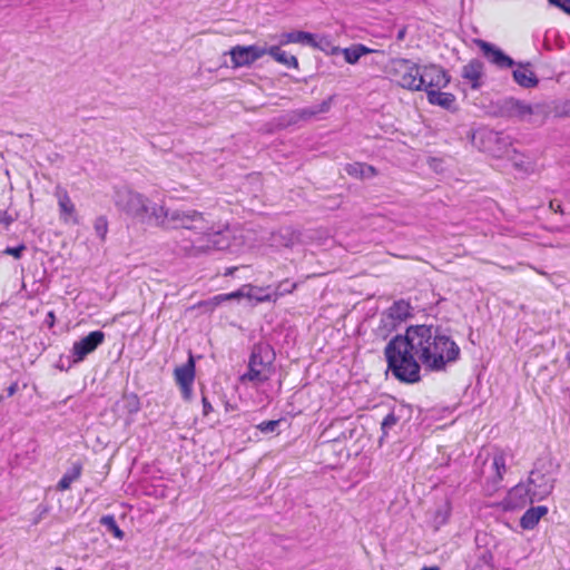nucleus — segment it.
Segmentation results:
<instances>
[{"label": "nucleus", "mask_w": 570, "mask_h": 570, "mask_svg": "<svg viewBox=\"0 0 570 570\" xmlns=\"http://www.w3.org/2000/svg\"><path fill=\"white\" fill-rule=\"evenodd\" d=\"M387 371L405 384L421 381V370L444 371L460 358L461 350L449 328L439 324L409 325L403 334L393 336L384 347Z\"/></svg>", "instance_id": "nucleus-1"}, {"label": "nucleus", "mask_w": 570, "mask_h": 570, "mask_svg": "<svg viewBox=\"0 0 570 570\" xmlns=\"http://www.w3.org/2000/svg\"><path fill=\"white\" fill-rule=\"evenodd\" d=\"M558 465L551 459L540 458L530 471L528 483L532 489V499L542 501L553 491Z\"/></svg>", "instance_id": "nucleus-2"}, {"label": "nucleus", "mask_w": 570, "mask_h": 570, "mask_svg": "<svg viewBox=\"0 0 570 570\" xmlns=\"http://www.w3.org/2000/svg\"><path fill=\"white\" fill-rule=\"evenodd\" d=\"M275 358V351L269 343L258 342L254 344L248 361V371L244 374L243 380L266 382L273 372Z\"/></svg>", "instance_id": "nucleus-3"}, {"label": "nucleus", "mask_w": 570, "mask_h": 570, "mask_svg": "<svg viewBox=\"0 0 570 570\" xmlns=\"http://www.w3.org/2000/svg\"><path fill=\"white\" fill-rule=\"evenodd\" d=\"M389 73L402 87L419 91L420 66L405 58H393L390 61Z\"/></svg>", "instance_id": "nucleus-4"}, {"label": "nucleus", "mask_w": 570, "mask_h": 570, "mask_svg": "<svg viewBox=\"0 0 570 570\" xmlns=\"http://www.w3.org/2000/svg\"><path fill=\"white\" fill-rule=\"evenodd\" d=\"M149 202L150 199L142 194L124 190L117 193L115 203L120 212L141 223V219L147 217L146 213Z\"/></svg>", "instance_id": "nucleus-5"}, {"label": "nucleus", "mask_w": 570, "mask_h": 570, "mask_svg": "<svg viewBox=\"0 0 570 570\" xmlns=\"http://www.w3.org/2000/svg\"><path fill=\"white\" fill-rule=\"evenodd\" d=\"M543 105H529L513 97L499 100L495 105V115L502 118L524 119L527 116L544 114Z\"/></svg>", "instance_id": "nucleus-6"}, {"label": "nucleus", "mask_w": 570, "mask_h": 570, "mask_svg": "<svg viewBox=\"0 0 570 570\" xmlns=\"http://www.w3.org/2000/svg\"><path fill=\"white\" fill-rule=\"evenodd\" d=\"M170 229L185 228L203 235L212 229L204 214L195 209H174Z\"/></svg>", "instance_id": "nucleus-7"}, {"label": "nucleus", "mask_w": 570, "mask_h": 570, "mask_svg": "<svg viewBox=\"0 0 570 570\" xmlns=\"http://www.w3.org/2000/svg\"><path fill=\"white\" fill-rule=\"evenodd\" d=\"M451 77L446 70L436 65H428L420 67L419 91L430 90L434 87L438 89L445 88Z\"/></svg>", "instance_id": "nucleus-8"}, {"label": "nucleus", "mask_w": 570, "mask_h": 570, "mask_svg": "<svg viewBox=\"0 0 570 570\" xmlns=\"http://www.w3.org/2000/svg\"><path fill=\"white\" fill-rule=\"evenodd\" d=\"M411 305L404 299L394 302L381 317V323L387 332L395 331L397 326L412 316Z\"/></svg>", "instance_id": "nucleus-9"}, {"label": "nucleus", "mask_w": 570, "mask_h": 570, "mask_svg": "<svg viewBox=\"0 0 570 570\" xmlns=\"http://www.w3.org/2000/svg\"><path fill=\"white\" fill-rule=\"evenodd\" d=\"M105 341V333L100 330L92 331L81 340L73 343L71 355L72 362H82L87 355L92 353Z\"/></svg>", "instance_id": "nucleus-10"}, {"label": "nucleus", "mask_w": 570, "mask_h": 570, "mask_svg": "<svg viewBox=\"0 0 570 570\" xmlns=\"http://www.w3.org/2000/svg\"><path fill=\"white\" fill-rule=\"evenodd\" d=\"M234 68L248 67L266 55V48L252 46H235L229 50Z\"/></svg>", "instance_id": "nucleus-11"}, {"label": "nucleus", "mask_w": 570, "mask_h": 570, "mask_svg": "<svg viewBox=\"0 0 570 570\" xmlns=\"http://www.w3.org/2000/svg\"><path fill=\"white\" fill-rule=\"evenodd\" d=\"M171 215H174V209L167 208L163 205L149 202L147 206V213L145 218L141 219L142 224H153L157 227H161L164 229H170L171 226Z\"/></svg>", "instance_id": "nucleus-12"}, {"label": "nucleus", "mask_w": 570, "mask_h": 570, "mask_svg": "<svg viewBox=\"0 0 570 570\" xmlns=\"http://www.w3.org/2000/svg\"><path fill=\"white\" fill-rule=\"evenodd\" d=\"M534 501H537V499H532V489L529 483H519L508 492L505 504L508 509L517 510Z\"/></svg>", "instance_id": "nucleus-13"}, {"label": "nucleus", "mask_w": 570, "mask_h": 570, "mask_svg": "<svg viewBox=\"0 0 570 570\" xmlns=\"http://www.w3.org/2000/svg\"><path fill=\"white\" fill-rule=\"evenodd\" d=\"M479 48L481 49L483 56L497 67L504 69L511 68L517 65V62L505 55L500 48L484 40L478 41Z\"/></svg>", "instance_id": "nucleus-14"}, {"label": "nucleus", "mask_w": 570, "mask_h": 570, "mask_svg": "<svg viewBox=\"0 0 570 570\" xmlns=\"http://www.w3.org/2000/svg\"><path fill=\"white\" fill-rule=\"evenodd\" d=\"M412 416L411 405L401 403L394 406L391 412L383 419L381 423L382 436L381 441L387 435L389 430L395 426L400 421H410Z\"/></svg>", "instance_id": "nucleus-15"}, {"label": "nucleus", "mask_w": 570, "mask_h": 570, "mask_svg": "<svg viewBox=\"0 0 570 570\" xmlns=\"http://www.w3.org/2000/svg\"><path fill=\"white\" fill-rule=\"evenodd\" d=\"M484 65L480 59H472L462 68L461 77L471 83L472 89H479L482 86Z\"/></svg>", "instance_id": "nucleus-16"}, {"label": "nucleus", "mask_w": 570, "mask_h": 570, "mask_svg": "<svg viewBox=\"0 0 570 570\" xmlns=\"http://www.w3.org/2000/svg\"><path fill=\"white\" fill-rule=\"evenodd\" d=\"M517 65L519 68L513 70V72H512L513 80L520 87L525 88V89L537 87L539 83V79L535 76V73L532 70H530L531 63L530 62H527V63L519 62Z\"/></svg>", "instance_id": "nucleus-17"}, {"label": "nucleus", "mask_w": 570, "mask_h": 570, "mask_svg": "<svg viewBox=\"0 0 570 570\" xmlns=\"http://www.w3.org/2000/svg\"><path fill=\"white\" fill-rule=\"evenodd\" d=\"M56 196L58 198V205L60 209V217L65 222H68L69 218L72 219L75 224H78V218L76 216V208L73 203L71 202L66 189L61 187L56 188Z\"/></svg>", "instance_id": "nucleus-18"}, {"label": "nucleus", "mask_w": 570, "mask_h": 570, "mask_svg": "<svg viewBox=\"0 0 570 570\" xmlns=\"http://www.w3.org/2000/svg\"><path fill=\"white\" fill-rule=\"evenodd\" d=\"M426 96L431 105L440 106L450 111L456 110L455 96L451 92H443L440 89H430L426 90Z\"/></svg>", "instance_id": "nucleus-19"}, {"label": "nucleus", "mask_w": 570, "mask_h": 570, "mask_svg": "<svg viewBox=\"0 0 570 570\" xmlns=\"http://www.w3.org/2000/svg\"><path fill=\"white\" fill-rule=\"evenodd\" d=\"M492 468L494 469V475L487 481V490L489 492H495L499 489L501 481L503 480V474L507 471L505 468V458L503 453H497L493 456Z\"/></svg>", "instance_id": "nucleus-20"}, {"label": "nucleus", "mask_w": 570, "mask_h": 570, "mask_svg": "<svg viewBox=\"0 0 570 570\" xmlns=\"http://www.w3.org/2000/svg\"><path fill=\"white\" fill-rule=\"evenodd\" d=\"M174 376L178 385H193L195 381V360L191 354L185 364L175 368Z\"/></svg>", "instance_id": "nucleus-21"}, {"label": "nucleus", "mask_w": 570, "mask_h": 570, "mask_svg": "<svg viewBox=\"0 0 570 570\" xmlns=\"http://www.w3.org/2000/svg\"><path fill=\"white\" fill-rule=\"evenodd\" d=\"M547 513L548 508L544 505L531 507L521 517L520 527L524 530H532Z\"/></svg>", "instance_id": "nucleus-22"}, {"label": "nucleus", "mask_w": 570, "mask_h": 570, "mask_svg": "<svg viewBox=\"0 0 570 570\" xmlns=\"http://www.w3.org/2000/svg\"><path fill=\"white\" fill-rule=\"evenodd\" d=\"M373 51H374L373 49H371L362 43H356L348 48H341L340 53H343L344 59L347 63L355 65L361 59V57H363L367 53H371Z\"/></svg>", "instance_id": "nucleus-23"}, {"label": "nucleus", "mask_w": 570, "mask_h": 570, "mask_svg": "<svg viewBox=\"0 0 570 570\" xmlns=\"http://www.w3.org/2000/svg\"><path fill=\"white\" fill-rule=\"evenodd\" d=\"M203 235H205L207 237V244H206V248L207 249H216V250H224V249H227L229 248V238L228 236L225 235V233L223 232H212L208 230L207 233H204Z\"/></svg>", "instance_id": "nucleus-24"}, {"label": "nucleus", "mask_w": 570, "mask_h": 570, "mask_svg": "<svg viewBox=\"0 0 570 570\" xmlns=\"http://www.w3.org/2000/svg\"><path fill=\"white\" fill-rule=\"evenodd\" d=\"M311 41H313V33L302 30H294L282 33L279 42L281 45L301 43L303 46H308Z\"/></svg>", "instance_id": "nucleus-25"}, {"label": "nucleus", "mask_w": 570, "mask_h": 570, "mask_svg": "<svg viewBox=\"0 0 570 570\" xmlns=\"http://www.w3.org/2000/svg\"><path fill=\"white\" fill-rule=\"evenodd\" d=\"M308 47H312L314 49H318L326 55H338L341 52V48L338 46H335L330 37L323 36L317 37L313 33V41L308 45Z\"/></svg>", "instance_id": "nucleus-26"}, {"label": "nucleus", "mask_w": 570, "mask_h": 570, "mask_svg": "<svg viewBox=\"0 0 570 570\" xmlns=\"http://www.w3.org/2000/svg\"><path fill=\"white\" fill-rule=\"evenodd\" d=\"M266 53L273 57L277 62L288 67V68H297L298 60L295 56L288 55L286 51H283L278 46H272L266 49Z\"/></svg>", "instance_id": "nucleus-27"}, {"label": "nucleus", "mask_w": 570, "mask_h": 570, "mask_svg": "<svg viewBox=\"0 0 570 570\" xmlns=\"http://www.w3.org/2000/svg\"><path fill=\"white\" fill-rule=\"evenodd\" d=\"M81 463H73L72 466L62 475V478L58 482L57 489L60 491L68 490L71 483L79 479V476L81 475Z\"/></svg>", "instance_id": "nucleus-28"}, {"label": "nucleus", "mask_w": 570, "mask_h": 570, "mask_svg": "<svg viewBox=\"0 0 570 570\" xmlns=\"http://www.w3.org/2000/svg\"><path fill=\"white\" fill-rule=\"evenodd\" d=\"M246 297L249 299H255L258 303L262 302H276V298H273V293H268V288L253 286L250 284L246 285Z\"/></svg>", "instance_id": "nucleus-29"}, {"label": "nucleus", "mask_w": 570, "mask_h": 570, "mask_svg": "<svg viewBox=\"0 0 570 570\" xmlns=\"http://www.w3.org/2000/svg\"><path fill=\"white\" fill-rule=\"evenodd\" d=\"M345 171L355 178H363L373 176L375 174V168L373 166L362 164V163H354V164H347L345 167Z\"/></svg>", "instance_id": "nucleus-30"}, {"label": "nucleus", "mask_w": 570, "mask_h": 570, "mask_svg": "<svg viewBox=\"0 0 570 570\" xmlns=\"http://www.w3.org/2000/svg\"><path fill=\"white\" fill-rule=\"evenodd\" d=\"M100 523L106 527L107 531L111 532L115 538L121 540L125 537V532L118 527L114 515H104L100 519Z\"/></svg>", "instance_id": "nucleus-31"}, {"label": "nucleus", "mask_w": 570, "mask_h": 570, "mask_svg": "<svg viewBox=\"0 0 570 570\" xmlns=\"http://www.w3.org/2000/svg\"><path fill=\"white\" fill-rule=\"evenodd\" d=\"M487 139L490 142H495L499 145V147H498L499 153H502L503 149H505L509 145H511V138L509 136L504 135L503 132H499V131H490L487 135Z\"/></svg>", "instance_id": "nucleus-32"}, {"label": "nucleus", "mask_w": 570, "mask_h": 570, "mask_svg": "<svg viewBox=\"0 0 570 570\" xmlns=\"http://www.w3.org/2000/svg\"><path fill=\"white\" fill-rule=\"evenodd\" d=\"M297 287V283L291 282L289 279H284L279 282L276 287L273 295V298H278L279 296H283L285 294L293 293Z\"/></svg>", "instance_id": "nucleus-33"}, {"label": "nucleus", "mask_w": 570, "mask_h": 570, "mask_svg": "<svg viewBox=\"0 0 570 570\" xmlns=\"http://www.w3.org/2000/svg\"><path fill=\"white\" fill-rule=\"evenodd\" d=\"M122 402V406L128 414H135L140 410V401L136 394L124 395Z\"/></svg>", "instance_id": "nucleus-34"}, {"label": "nucleus", "mask_w": 570, "mask_h": 570, "mask_svg": "<svg viewBox=\"0 0 570 570\" xmlns=\"http://www.w3.org/2000/svg\"><path fill=\"white\" fill-rule=\"evenodd\" d=\"M94 228L96 232V235L101 239L105 240L107 232H108V219L106 216H98L95 219Z\"/></svg>", "instance_id": "nucleus-35"}, {"label": "nucleus", "mask_w": 570, "mask_h": 570, "mask_svg": "<svg viewBox=\"0 0 570 570\" xmlns=\"http://www.w3.org/2000/svg\"><path fill=\"white\" fill-rule=\"evenodd\" d=\"M281 423H282V419H279V420H269V421H264V422L257 424L256 428L262 433L269 434V433L275 432Z\"/></svg>", "instance_id": "nucleus-36"}, {"label": "nucleus", "mask_w": 570, "mask_h": 570, "mask_svg": "<svg viewBox=\"0 0 570 570\" xmlns=\"http://www.w3.org/2000/svg\"><path fill=\"white\" fill-rule=\"evenodd\" d=\"M26 245L24 244H20L16 247H7L4 250H3V254L6 255H11L13 256L14 258L19 259L21 258L23 252L26 250Z\"/></svg>", "instance_id": "nucleus-37"}, {"label": "nucleus", "mask_w": 570, "mask_h": 570, "mask_svg": "<svg viewBox=\"0 0 570 570\" xmlns=\"http://www.w3.org/2000/svg\"><path fill=\"white\" fill-rule=\"evenodd\" d=\"M246 285H243L239 289L235 291V292H232L229 294H226L223 297V299H236V298H242V297H246Z\"/></svg>", "instance_id": "nucleus-38"}, {"label": "nucleus", "mask_w": 570, "mask_h": 570, "mask_svg": "<svg viewBox=\"0 0 570 570\" xmlns=\"http://www.w3.org/2000/svg\"><path fill=\"white\" fill-rule=\"evenodd\" d=\"M551 4L558 7L566 13L570 14V0H548Z\"/></svg>", "instance_id": "nucleus-39"}, {"label": "nucleus", "mask_w": 570, "mask_h": 570, "mask_svg": "<svg viewBox=\"0 0 570 570\" xmlns=\"http://www.w3.org/2000/svg\"><path fill=\"white\" fill-rule=\"evenodd\" d=\"M318 115L317 111H316V108L315 106L313 107H308V108H304L302 110H299V117L302 119H309L314 116Z\"/></svg>", "instance_id": "nucleus-40"}, {"label": "nucleus", "mask_w": 570, "mask_h": 570, "mask_svg": "<svg viewBox=\"0 0 570 570\" xmlns=\"http://www.w3.org/2000/svg\"><path fill=\"white\" fill-rule=\"evenodd\" d=\"M332 98L323 100L320 105L315 106L317 114L327 112L331 108Z\"/></svg>", "instance_id": "nucleus-41"}, {"label": "nucleus", "mask_w": 570, "mask_h": 570, "mask_svg": "<svg viewBox=\"0 0 570 570\" xmlns=\"http://www.w3.org/2000/svg\"><path fill=\"white\" fill-rule=\"evenodd\" d=\"M479 559H480L484 564L492 566L493 556H492V553H491L489 550H484V551L481 553V556L479 557Z\"/></svg>", "instance_id": "nucleus-42"}, {"label": "nucleus", "mask_w": 570, "mask_h": 570, "mask_svg": "<svg viewBox=\"0 0 570 570\" xmlns=\"http://www.w3.org/2000/svg\"><path fill=\"white\" fill-rule=\"evenodd\" d=\"M179 386L181 390L183 397L185 400H190L191 393H193V385H179Z\"/></svg>", "instance_id": "nucleus-43"}, {"label": "nucleus", "mask_w": 570, "mask_h": 570, "mask_svg": "<svg viewBox=\"0 0 570 570\" xmlns=\"http://www.w3.org/2000/svg\"><path fill=\"white\" fill-rule=\"evenodd\" d=\"M55 322H56V315H55V312L53 311H50L47 313L46 315V318H45V324L51 328L53 327L55 325Z\"/></svg>", "instance_id": "nucleus-44"}, {"label": "nucleus", "mask_w": 570, "mask_h": 570, "mask_svg": "<svg viewBox=\"0 0 570 570\" xmlns=\"http://www.w3.org/2000/svg\"><path fill=\"white\" fill-rule=\"evenodd\" d=\"M202 402H203V413H204V415H208L213 411V406L209 403V401L207 400V397H205V396H203Z\"/></svg>", "instance_id": "nucleus-45"}, {"label": "nucleus", "mask_w": 570, "mask_h": 570, "mask_svg": "<svg viewBox=\"0 0 570 570\" xmlns=\"http://www.w3.org/2000/svg\"><path fill=\"white\" fill-rule=\"evenodd\" d=\"M18 391V383L13 382L7 387V394L8 396H12Z\"/></svg>", "instance_id": "nucleus-46"}, {"label": "nucleus", "mask_w": 570, "mask_h": 570, "mask_svg": "<svg viewBox=\"0 0 570 570\" xmlns=\"http://www.w3.org/2000/svg\"><path fill=\"white\" fill-rule=\"evenodd\" d=\"M406 35V27H402L396 33V40L402 41Z\"/></svg>", "instance_id": "nucleus-47"}, {"label": "nucleus", "mask_w": 570, "mask_h": 570, "mask_svg": "<svg viewBox=\"0 0 570 570\" xmlns=\"http://www.w3.org/2000/svg\"><path fill=\"white\" fill-rule=\"evenodd\" d=\"M550 207L554 210V212H560V213H563L562 208H561V205L560 204H557L556 207H554V202H551L550 203Z\"/></svg>", "instance_id": "nucleus-48"}, {"label": "nucleus", "mask_w": 570, "mask_h": 570, "mask_svg": "<svg viewBox=\"0 0 570 570\" xmlns=\"http://www.w3.org/2000/svg\"><path fill=\"white\" fill-rule=\"evenodd\" d=\"M3 223L8 226V225H10L12 223V218L11 217H6L3 219Z\"/></svg>", "instance_id": "nucleus-49"}, {"label": "nucleus", "mask_w": 570, "mask_h": 570, "mask_svg": "<svg viewBox=\"0 0 570 570\" xmlns=\"http://www.w3.org/2000/svg\"><path fill=\"white\" fill-rule=\"evenodd\" d=\"M566 361L568 362V364L570 365V346H569V350L566 354Z\"/></svg>", "instance_id": "nucleus-50"}, {"label": "nucleus", "mask_w": 570, "mask_h": 570, "mask_svg": "<svg viewBox=\"0 0 570 570\" xmlns=\"http://www.w3.org/2000/svg\"><path fill=\"white\" fill-rule=\"evenodd\" d=\"M422 570H440V569L436 567H431V568H423Z\"/></svg>", "instance_id": "nucleus-51"}, {"label": "nucleus", "mask_w": 570, "mask_h": 570, "mask_svg": "<svg viewBox=\"0 0 570 570\" xmlns=\"http://www.w3.org/2000/svg\"><path fill=\"white\" fill-rule=\"evenodd\" d=\"M232 273H233V268H228L227 272L225 273V275L232 274Z\"/></svg>", "instance_id": "nucleus-52"}, {"label": "nucleus", "mask_w": 570, "mask_h": 570, "mask_svg": "<svg viewBox=\"0 0 570 570\" xmlns=\"http://www.w3.org/2000/svg\"><path fill=\"white\" fill-rule=\"evenodd\" d=\"M436 522L441 524V523H444L445 520H436Z\"/></svg>", "instance_id": "nucleus-53"}, {"label": "nucleus", "mask_w": 570, "mask_h": 570, "mask_svg": "<svg viewBox=\"0 0 570 570\" xmlns=\"http://www.w3.org/2000/svg\"><path fill=\"white\" fill-rule=\"evenodd\" d=\"M2 400H3V396H2V395H0V403L2 402Z\"/></svg>", "instance_id": "nucleus-54"}]
</instances>
